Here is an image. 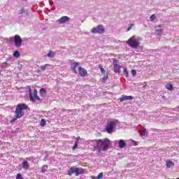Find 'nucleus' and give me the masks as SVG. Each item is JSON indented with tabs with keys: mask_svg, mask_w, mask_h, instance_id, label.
Listing matches in <instances>:
<instances>
[{
	"mask_svg": "<svg viewBox=\"0 0 179 179\" xmlns=\"http://www.w3.org/2000/svg\"><path fill=\"white\" fill-rule=\"evenodd\" d=\"M127 100H134V96H127V95H122L120 98V101H127Z\"/></svg>",
	"mask_w": 179,
	"mask_h": 179,
	"instance_id": "f8f14e48",
	"label": "nucleus"
},
{
	"mask_svg": "<svg viewBox=\"0 0 179 179\" xmlns=\"http://www.w3.org/2000/svg\"><path fill=\"white\" fill-rule=\"evenodd\" d=\"M69 19L70 18L68 16H63L57 20V22L59 23V24H64V23L69 22Z\"/></svg>",
	"mask_w": 179,
	"mask_h": 179,
	"instance_id": "9d476101",
	"label": "nucleus"
},
{
	"mask_svg": "<svg viewBox=\"0 0 179 179\" xmlns=\"http://www.w3.org/2000/svg\"><path fill=\"white\" fill-rule=\"evenodd\" d=\"M92 142L96 143V146H94V149L98 151V153H101V151L106 152L108 150L111 145V141L108 138L93 140Z\"/></svg>",
	"mask_w": 179,
	"mask_h": 179,
	"instance_id": "f257e3e1",
	"label": "nucleus"
},
{
	"mask_svg": "<svg viewBox=\"0 0 179 179\" xmlns=\"http://www.w3.org/2000/svg\"><path fill=\"white\" fill-rule=\"evenodd\" d=\"M99 68L101 73H105L104 74L105 77L103 78V80H106V79H108V73H106V70H104V69L103 68V66H101V64H99Z\"/></svg>",
	"mask_w": 179,
	"mask_h": 179,
	"instance_id": "ddd939ff",
	"label": "nucleus"
},
{
	"mask_svg": "<svg viewBox=\"0 0 179 179\" xmlns=\"http://www.w3.org/2000/svg\"><path fill=\"white\" fill-rule=\"evenodd\" d=\"M78 143H79V139L76 138V140L75 141V144L73 147V150H75L76 149V148H78Z\"/></svg>",
	"mask_w": 179,
	"mask_h": 179,
	"instance_id": "aec40b11",
	"label": "nucleus"
},
{
	"mask_svg": "<svg viewBox=\"0 0 179 179\" xmlns=\"http://www.w3.org/2000/svg\"><path fill=\"white\" fill-rule=\"evenodd\" d=\"M0 75H1V72H0Z\"/></svg>",
	"mask_w": 179,
	"mask_h": 179,
	"instance_id": "e433bc0d",
	"label": "nucleus"
},
{
	"mask_svg": "<svg viewBox=\"0 0 179 179\" xmlns=\"http://www.w3.org/2000/svg\"><path fill=\"white\" fill-rule=\"evenodd\" d=\"M117 125V122L112 121L109 122L106 124V131L108 134H111L114 129V127Z\"/></svg>",
	"mask_w": 179,
	"mask_h": 179,
	"instance_id": "6e6552de",
	"label": "nucleus"
},
{
	"mask_svg": "<svg viewBox=\"0 0 179 179\" xmlns=\"http://www.w3.org/2000/svg\"><path fill=\"white\" fill-rule=\"evenodd\" d=\"M79 65L80 64L78 62H75L71 64V70L73 73L80 75L81 78L87 76V71L85 68L79 66Z\"/></svg>",
	"mask_w": 179,
	"mask_h": 179,
	"instance_id": "7ed1b4c3",
	"label": "nucleus"
},
{
	"mask_svg": "<svg viewBox=\"0 0 179 179\" xmlns=\"http://www.w3.org/2000/svg\"><path fill=\"white\" fill-rule=\"evenodd\" d=\"M113 69L115 73H120L121 67L120 66V64H117V60L113 62Z\"/></svg>",
	"mask_w": 179,
	"mask_h": 179,
	"instance_id": "9b49d317",
	"label": "nucleus"
},
{
	"mask_svg": "<svg viewBox=\"0 0 179 179\" xmlns=\"http://www.w3.org/2000/svg\"><path fill=\"white\" fill-rule=\"evenodd\" d=\"M24 13V8H21L20 13Z\"/></svg>",
	"mask_w": 179,
	"mask_h": 179,
	"instance_id": "473e14b6",
	"label": "nucleus"
},
{
	"mask_svg": "<svg viewBox=\"0 0 179 179\" xmlns=\"http://www.w3.org/2000/svg\"><path fill=\"white\" fill-rule=\"evenodd\" d=\"M132 27H134V24H130L127 28V31H129Z\"/></svg>",
	"mask_w": 179,
	"mask_h": 179,
	"instance_id": "cd10ccee",
	"label": "nucleus"
},
{
	"mask_svg": "<svg viewBox=\"0 0 179 179\" xmlns=\"http://www.w3.org/2000/svg\"><path fill=\"white\" fill-rule=\"evenodd\" d=\"M127 146V143H125V141L124 140H120L119 141V148L120 149H124V148Z\"/></svg>",
	"mask_w": 179,
	"mask_h": 179,
	"instance_id": "f3484780",
	"label": "nucleus"
},
{
	"mask_svg": "<svg viewBox=\"0 0 179 179\" xmlns=\"http://www.w3.org/2000/svg\"><path fill=\"white\" fill-rule=\"evenodd\" d=\"M163 32V29H156L155 30V33L156 34H157L158 36H162V33Z\"/></svg>",
	"mask_w": 179,
	"mask_h": 179,
	"instance_id": "5701e85b",
	"label": "nucleus"
},
{
	"mask_svg": "<svg viewBox=\"0 0 179 179\" xmlns=\"http://www.w3.org/2000/svg\"><path fill=\"white\" fill-rule=\"evenodd\" d=\"M142 38H136L135 36H131L130 38H129L126 43L129 45V47H131V48H134V50H136V48H139V45H141V41Z\"/></svg>",
	"mask_w": 179,
	"mask_h": 179,
	"instance_id": "20e7f679",
	"label": "nucleus"
},
{
	"mask_svg": "<svg viewBox=\"0 0 179 179\" xmlns=\"http://www.w3.org/2000/svg\"><path fill=\"white\" fill-rule=\"evenodd\" d=\"M13 57L15 58H19L20 57V53L18 51H15L13 53Z\"/></svg>",
	"mask_w": 179,
	"mask_h": 179,
	"instance_id": "b1692460",
	"label": "nucleus"
},
{
	"mask_svg": "<svg viewBox=\"0 0 179 179\" xmlns=\"http://www.w3.org/2000/svg\"><path fill=\"white\" fill-rule=\"evenodd\" d=\"M47 169H48V166L43 165L41 168V173H45V171H47Z\"/></svg>",
	"mask_w": 179,
	"mask_h": 179,
	"instance_id": "412c9836",
	"label": "nucleus"
},
{
	"mask_svg": "<svg viewBox=\"0 0 179 179\" xmlns=\"http://www.w3.org/2000/svg\"><path fill=\"white\" fill-rule=\"evenodd\" d=\"M85 171H86V170H85L83 168L71 166L68 171V176H72V174H76V177H78V176L85 174Z\"/></svg>",
	"mask_w": 179,
	"mask_h": 179,
	"instance_id": "39448f33",
	"label": "nucleus"
},
{
	"mask_svg": "<svg viewBox=\"0 0 179 179\" xmlns=\"http://www.w3.org/2000/svg\"><path fill=\"white\" fill-rule=\"evenodd\" d=\"M141 136H144V138H146L148 135V131H146V128H145V126L142 127V129L140 131Z\"/></svg>",
	"mask_w": 179,
	"mask_h": 179,
	"instance_id": "4468645a",
	"label": "nucleus"
},
{
	"mask_svg": "<svg viewBox=\"0 0 179 179\" xmlns=\"http://www.w3.org/2000/svg\"><path fill=\"white\" fill-rule=\"evenodd\" d=\"M176 179H179V178H177Z\"/></svg>",
	"mask_w": 179,
	"mask_h": 179,
	"instance_id": "c9c22d12",
	"label": "nucleus"
},
{
	"mask_svg": "<svg viewBox=\"0 0 179 179\" xmlns=\"http://www.w3.org/2000/svg\"><path fill=\"white\" fill-rule=\"evenodd\" d=\"M106 31V28L104 26L100 24L96 27H94L91 29V33L94 34H103Z\"/></svg>",
	"mask_w": 179,
	"mask_h": 179,
	"instance_id": "0eeeda50",
	"label": "nucleus"
},
{
	"mask_svg": "<svg viewBox=\"0 0 179 179\" xmlns=\"http://www.w3.org/2000/svg\"><path fill=\"white\" fill-rule=\"evenodd\" d=\"M131 75H133V76H135L136 75V70H131Z\"/></svg>",
	"mask_w": 179,
	"mask_h": 179,
	"instance_id": "2f4dec72",
	"label": "nucleus"
},
{
	"mask_svg": "<svg viewBox=\"0 0 179 179\" xmlns=\"http://www.w3.org/2000/svg\"><path fill=\"white\" fill-rule=\"evenodd\" d=\"M47 122H45V119H41V127H44L46 125Z\"/></svg>",
	"mask_w": 179,
	"mask_h": 179,
	"instance_id": "a878e982",
	"label": "nucleus"
},
{
	"mask_svg": "<svg viewBox=\"0 0 179 179\" xmlns=\"http://www.w3.org/2000/svg\"><path fill=\"white\" fill-rule=\"evenodd\" d=\"M92 179H97V178H96V176H92Z\"/></svg>",
	"mask_w": 179,
	"mask_h": 179,
	"instance_id": "72a5a7b5",
	"label": "nucleus"
},
{
	"mask_svg": "<svg viewBox=\"0 0 179 179\" xmlns=\"http://www.w3.org/2000/svg\"><path fill=\"white\" fill-rule=\"evenodd\" d=\"M55 55V52L54 51H50L49 52V53H48L47 56L49 57V58H54Z\"/></svg>",
	"mask_w": 179,
	"mask_h": 179,
	"instance_id": "6ab92c4d",
	"label": "nucleus"
},
{
	"mask_svg": "<svg viewBox=\"0 0 179 179\" xmlns=\"http://www.w3.org/2000/svg\"><path fill=\"white\" fill-rule=\"evenodd\" d=\"M16 179H23V177H22L21 173L17 174Z\"/></svg>",
	"mask_w": 179,
	"mask_h": 179,
	"instance_id": "c756f323",
	"label": "nucleus"
},
{
	"mask_svg": "<svg viewBox=\"0 0 179 179\" xmlns=\"http://www.w3.org/2000/svg\"><path fill=\"white\" fill-rule=\"evenodd\" d=\"M37 90L34 89V92H31V90H29V99L30 101H32V103H34L36 100H38V101H43V99H41L38 97Z\"/></svg>",
	"mask_w": 179,
	"mask_h": 179,
	"instance_id": "423d86ee",
	"label": "nucleus"
},
{
	"mask_svg": "<svg viewBox=\"0 0 179 179\" xmlns=\"http://www.w3.org/2000/svg\"><path fill=\"white\" fill-rule=\"evenodd\" d=\"M173 85L171 83H168L165 86V89H167V90L171 91V90H173Z\"/></svg>",
	"mask_w": 179,
	"mask_h": 179,
	"instance_id": "a211bd4d",
	"label": "nucleus"
},
{
	"mask_svg": "<svg viewBox=\"0 0 179 179\" xmlns=\"http://www.w3.org/2000/svg\"><path fill=\"white\" fill-rule=\"evenodd\" d=\"M47 66H50V65L48 64H45L43 66H41V71H45V69H47Z\"/></svg>",
	"mask_w": 179,
	"mask_h": 179,
	"instance_id": "4be33fe9",
	"label": "nucleus"
},
{
	"mask_svg": "<svg viewBox=\"0 0 179 179\" xmlns=\"http://www.w3.org/2000/svg\"><path fill=\"white\" fill-rule=\"evenodd\" d=\"M150 20L151 22H155V20H156V14H152L150 17Z\"/></svg>",
	"mask_w": 179,
	"mask_h": 179,
	"instance_id": "393cba45",
	"label": "nucleus"
},
{
	"mask_svg": "<svg viewBox=\"0 0 179 179\" xmlns=\"http://www.w3.org/2000/svg\"><path fill=\"white\" fill-rule=\"evenodd\" d=\"M166 166L168 169L174 167V162H173V161L168 160V161H166Z\"/></svg>",
	"mask_w": 179,
	"mask_h": 179,
	"instance_id": "dca6fc26",
	"label": "nucleus"
},
{
	"mask_svg": "<svg viewBox=\"0 0 179 179\" xmlns=\"http://www.w3.org/2000/svg\"><path fill=\"white\" fill-rule=\"evenodd\" d=\"M158 27H162V24H159V25L158 26Z\"/></svg>",
	"mask_w": 179,
	"mask_h": 179,
	"instance_id": "f704fd0d",
	"label": "nucleus"
},
{
	"mask_svg": "<svg viewBox=\"0 0 179 179\" xmlns=\"http://www.w3.org/2000/svg\"><path fill=\"white\" fill-rule=\"evenodd\" d=\"M29 109V106L26 103H19L17 105L15 111V117L13 118L10 122V124H13L16 120L19 118H22L23 115H24V110H28Z\"/></svg>",
	"mask_w": 179,
	"mask_h": 179,
	"instance_id": "f03ea898",
	"label": "nucleus"
},
{
	"mask_svg": "<svg viewBox=\"0 0 179 179\" xmlns=\"http://www.w3.org/2000/svg\"><path fill=\"white\" fill-rule=\"evenodd\" d=\"M40 93H41V94L43 93H47V91L45 90V89L42 88L40 90Z\"/></svg>",
	"mask_w": 179,
	"mask_h": 179,
	"instance_id": "7c9ffc66",
	"label": "nucleus"
},
{
	"mask_svg": "<svg viewBox=\"0 0 179 179\" xmlns=\"http://www.w3.org/2000/svg\"><path fill=\"white\" fill-rule=\"evenodd\" d=\"M103 178V173H100L97 176L96 179H101Z\"/></svg>",
	"mask_w": 179,
	"mask_h": 179,
	"instance_id": "c85d7f7f",
	"label": "nucleus"
},
{
	"mask_svg": "<svg viewBox=\"0 0 179 179\" xmlns=\"http://www.w3.org/2000/svg\"><path fill=\"white\" fill-rule=\"evenodd\" d=\"M123 73H124V75H125L127 77H128L129 73H128V70L127 69V68H124V69H123Z\"/></svg>",
	"mask_w": 179,
	"mask_h": 179,
	"instance_id": "bb28decb",
	"label": "nucleus"
},
{
	"mask_svg": "<svg viewBox=\"0 0 179 179\" xmlns=\"http://www.w3.org/2000/svg\"><path fill=\"white\" fill-rule=\"evenodd\" d=\"M30 168V164H29V162L26 160H23L22 162V169H24V170H29V169Z\"/></svg>",
	"mask_w": 179,
	"mask_h": 179,
	"instance_id": "2eb2a0df",
	"label": "nucleus"
},
{
	"mask_svg": "<svg viewBox=\"0 0 179 179\" xmlns=\"http://www.w3.org/2000/svg\"><path fill=\"white\" fill-rule=\"evenodd\" d=\"M22 38L20 37V36L15 35L14 36V44H15V45L17 48H19V47H20L22 45Z\"/></svg>",
	"mask_w": 179,
	"mask_h": 179,
	"instance_id": "1a4fd4ad",
	"label": "nucleus"
}]
</instances>
